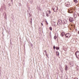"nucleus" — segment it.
Returning a JSON list of instances; mask_svg holds the SVG:
<instances>
[{
	"instance_id": "obj_1",
	"label": "nucleus",
	"mask_w": 79,
	"mask_h": 79,
	"mask_svg": "<svg viewBox=\"0 0 79 79\" xmlns=\"http://www.w3.org/2000/svg\"><path fill=\"white\" fill-rule=\"evenodd\" d=\"M58 7L56 6H54L52 7V9L54 12H56V11H57V8Z\"/></svg>"
},
{
	"instance_id": "obj_2",
	"label": "nucleus",
	"mask_w": 79,
	"mask_h": 79,
	"mask_svg": "<svg viewBox=\"0 0 79 79\" xmlns=\"http://www.w3.org/2000/svg\"><path fill=\"white\" fill-rule=\"evenodd\" d=\"M75 55L77 58H79V51H77L75 53Z\"/></svg>"
},
{
	"instance_id": "obj_3",
	"label": "nucleus",
	"mask_w": 79,
	"mask_h": 79,
	"mask_svg": "<svg viewBox=\"0 0 79 79\" xmlns=\"http://www.w3.org/2000/svg\"><path fill=\"white\" fill-rule=\"evenodd\" d=\"M61 23H62V20H61V19L59 20L58 22L57 23V24L60 25V24H61Z\"/></svg>"
},
{
	"instance_id": "obj_4",
	"label": "nucleus",
	"mask_w": 79,
	"mask_h": 79,
	"mask_svg": "<svg viewBox=\"0 0 79 79\" xmlns=\"http://www.w3.org/2000/svg\"><path fill=\"white\" fill-rule=\"evenodd\" d=\"M65 36L67 38H69L71 36V35L69 33H67L65 35Z\"/></svg>"
},
{
	"instance_id": "obj_5",
	"label": "nucleus",
	"mask_w": 79,
	"mask_h": 79,
	"mask_svg": "<svg viewBox=\"0 0 79 79\" xmlns=\"http://www.w3.org/2000/svg\"><path fill=\"white\" fill-rule=\"evenodd\" d=\"M65 5L66 6H69V2H67L65 3Z\"/></svg>"
},
{
	"instance_id": "obj_6",
	"label": "nucleus",
	"mask_w": 79,
	"mask_h": 79,
	"mask_svg": "<svg viewBox=\"0 0 79 79\" xmlns=\"http://www.w3.org/2000/svg\"><path fill=\"white\" fill-rule=\"evenodd\" d=\"M69 20L70 22H73L74 21V19L72 17H70L69 19Z\"/></svg>"
},
{
	"instance_id": "obj_7",
	"label": "nucleus",
	"mask_w": 79,
	"mask_h": 79,
	"mask_svg": "<svg viewBox=\"0 0 79 79\" xmlns=\"http://www.w3.org/2000/svg\"><path fill=\"white\" fill-rule=\"evenodd\" d=\"M72 9L70 8V9L68 10L69 13H71V12H73V11H72Z\"/></svg>"
},
{
	"instance_id": "obj_8",
	"label": "nucleus",
	"mask_w": 79,
	"mask_h": 79,
	"mask_svg": "<svg viewBox=\"0 0 79 79\" xmlns=\"http://www.w3.org/2000/svg\"><path fill=\"white\" fill-rule=\"evenodd\" d=\"M65 34V33H64V32H62V33H61V36L62 37H63V35H64V34Z\"/></svg>"
},
{
	"instance_id": "obj_9",
	"label": "nucleus",
	"mask_w": 79,
	"mask_h": 79,
	"mask_svg": "<svg viewBox=\"0 0 79 79\" xmlns=\"http://www.w3.org/2000/svg\"><path fill=\"white\" fill-rule=\"evenodd\" d=\"M51 13V12L50 11L48 10L46 12L47 14H50V13Z\"/></svg>"
},
{
	"instance_id": "obj_10",
	"label": "nucleus",
	"mask_w": 79,
	"mask_h": 79,
	"mask_svg": "<svg viewBox=\"0 0 79 79\" xmlns=\"http://www.w3.org/2000/svg\"><path fill=\"white\" fill-rule=\"evenodd\" d=\"M68 66L67 65H65V71H67L68 70Z\"/></svg>"
},
{
	"instance_id": "obj_11",
	"label": "nucleus",
	"mask_w": 79,
	"mask_h": 79,
	"mask_svg": "<svg viewBox=\"0 0 79 79\" xmlns=\"http://www.w3.org/2000/svg\"><path fill=\"white\" fill-rule=\"evenodd\" d=\"M67 24V21L64 20V24Z\"/></svg>"
},
{
	"instance_id": "obj_12",
	"label": "nucleus",
	"mask_w": 79,
	"mask_h": 79,
	"mask_svg": "<svg viewBox=\"0 0 79 79\" xmlns=\"http://www.w3.org/2000/svg\"><path fill=\"white\" fill-rule=\"evenodd\" d=\"M56 55H57V56H59V52H58V51H57L56 52Z\"/></svg>"
},
{
	"instance_id": "obj_13",
	"label": "nucleus",
	"mask_w": 79,
	"mask_h": 79,
	"mask_svg": "<svg viewBox=\"0 0 79 79\" xmlns=\"http://www.w3.org/2000/svg\"><path fill=\"white\" fill-rule=\"evenodd\" d=\"M73 2H75L76 3H77L78 2V1L77 0H73Z\"/></svg>"
},
{
	"instance_id": "obj_14",
	"label": "nucleus",
	"mask_w": 79,
	"mask_h": 79,
	"mask_svg": "<svg viewBox=\"0 0 79 79\" xmlns=\"http://www.w3.org/2000/svg\"><path fill=\"white\" fill-rule=\"evenodd\" d=\"M73 16H74V18H76V17H77V15H76V14H73Z\"/></svg>"
},
{
	"instance_id": "obj_15",
	"label": "nucleus",
	"mask_w": 79,
	"mask_h": 79,
	"mask_svg": "<svg viewBox=\"0 0 79 79\" xmlns=\"http://www.w3.org/2000/svg\"><path fill=\"white\" fill-rule=\"evenodd\" d=\"M70 65H72V66H73V65L72 62H70Z\"/></svg>"
},
{
	"instance_id": "obj_16",
	"label": "nucleus",
	"mask_w": 79,
	"mask_h": 79,
	"mask_svg": "<svg viewBox=\"0 0 79 79\" xmlns=\"http://www.w3.org/2000/svg\"><path fill=\"white\" fill-rule=\"evenodd\" d=\"M49 29H50V31H52V27H50Z\"/></svg>"
},
{
	"instance_id": "obj_17",
	"label": "nucleus",
	"mask_w": 79,
	"mask_h": 79,
	"mask_svg": "<svg viewBox=\"0 0 79 79\" xmlns=\"http://www.w3.org/2000/svg\"><path fill=\"white\" fill-rule=\"evenodd\" d=\"M56 50H59V49H60V48H59V47H57L56 48Z\"/></svg>"
},
{
	"instance_id": "obj_18",
	"label": "nucleus",
	"mask_w": 79,
	"mask_h": 79,
	"mask_svg": "<svg viewBox=\"0 0 79 79\" xmlns=\"http://www.w3.org/2000/svg\"><path fill=\"white\" fill-rule=\"evenodd\" d=\"M54 39L55 40L56 39V36H55L54 37Z\"/></svg>"
},
{
	"instance_id": "obj_19",
	"label": "nucleus",
	"mask_w": 79,
	"mask_h": 79,
	"mask_svg": "<svg viewBox=\"0 0 79 79\" xmlns=\"http://www.w3.org/2000/svg\"><path fill=\"white\" fill-rule=\"evenodd\" d=\"M46 16H49V15L48 14H47Z\"/></svg>"
},
{
	"instance_id": "obj_20",
	"label": "nucleus",
	"mask_w": 79,
	"mask_h": 79,
	"mask_svg": "<svg viewBox=\"0 0 79 79\" xmlns=\"http://www.w3.org/2000/svg\"><path fill=\"white\" fill-rule=\"evenodd\" d=\"M53 48L54 50H55V46H53Z\"/></svg>"
},
{
	"instance_id": "obj_21",
	"label": "nucleus",
	"mask_w": 79,
	"mask_h": 79,
	"mask_svg": "<svg viewBox=\"0 0 79 79\" xmlns=\"http://www.w3.org/2000/svg\"><path fill=\"white\" fill-rule=\"evenodd\" d=\"M44 52H45V54L47 53V51H46V50L44 51Z\"/></svg>"
},
{
	"instance_id": "obj_22",
	"label": "nucleus",
	"mask_w": 79,
	"mask_h": 79,
	"mask_svg": "<svg viewBox=\"0 0 79 79\" xmlns=\"http://www.w3.org/2000/svg\"><path fill=\"white\" fill-rule=\"evenodd\" d=\"M45 54H46V55L48 57V54H47V53H46Z\"/></svg>"
},
{
	"instance_id": "obj_23",
	"label": "nucleus",
	"mask_w": 79,
	"mask_h": 79,
	"mask_svg": "<svg viewBox=\"0 0 79 79\" xmlns=\"http://www.w3.org/2000/svg\"><path fill=\"white\" fill-rule=\"evenodd\" d=\"M46 22L47 24H48V22H47V20L46 21Z\"/></svg>"
},
{
	"instance_id": "obj_24",
	"label": "nucleus",
	"mask_w": 79,
	"mask_h": 79,
	"mask_svg": "<svg viewBox=\"0 0 79 79\" xmlns=\"http://www.w3.org/2000/svg\"><path fill=\"white\" fill-rule=\"evenodd\" d=\"M41 24L42 25V26H43V23H41Z\"/></svg>"
}]
</instances>
